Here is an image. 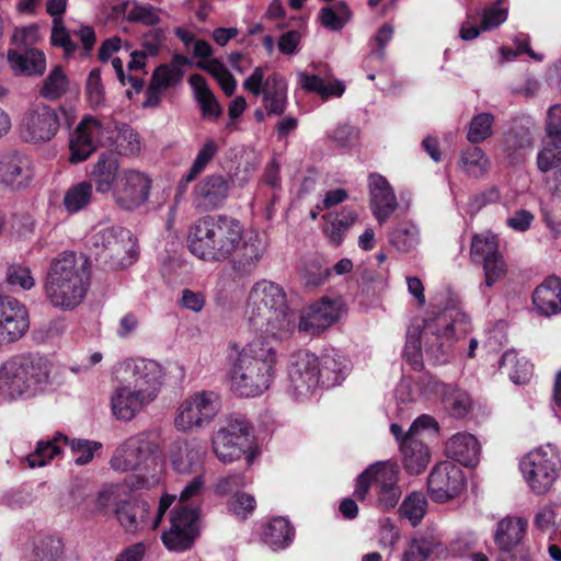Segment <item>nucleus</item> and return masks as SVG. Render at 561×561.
I'll return each mask as SVG.
<instances>
[{
	"label": "nucleus",
	"instance_id": "1",
	"mask_svg": "<svg viewBox=\"0 0 561 561\" xmlns=\"http://www.w3.org/2000/svg\"><path fill=\"white\" fill-rule=\"evenodd\" d=\"M230 388L242 397H256L271 385L276 351L261 339L244 346L232 344L228 353Z\"/></svg>",
	"mask_w": 561,
	"mask_h": 561
},
{
	"label": "nucleus",
	"instance_id": "2",
	"mask_svg": "<svg viewBox=\"0 0 561 561\" xmlns=\"http://www.w3.org/2000/svg\"><path fill=\"white\" fill-rule=\"evenodd\" d=\"M91 179L100 194L111 193L117 207L133 210L144 205L150 195V178L135 169H119L117 159L101 154L91 171Z\"/></svg>",
	"mask_w": 561,
	"mask_h": 561
},
{
	"label": "nucleus",
	"instance_id": "3",
	"mask_svg": "<svg viewBox=\"0 0 561 561\" xmlns=\"http://www.w3.org/2000/svg\"><path fill=\"white\" fill-rule=\"evenodd\" d=\"M243 239V227L234 218L206 216L190 229V251L205 261H225L239 248Z\"/></svg>",
	"mask_w": 561,
	"mask_h": 561
},
{
	"label": "nucleus",
	"instance_id": "4",
	"mask_svg": "<svg viewBox=\"0 0 561 561\" xmlns=\"http://www.w3.org/2000/svg\"><path fill=\"white\" fill-rule=\"evenodd\" d=\"M89 280L87 261L65 252L49 264L44 285L46 297L54 307L71 310L83 301Z\"/></svg>",
	"mask_w": 561,
	"mask_h": 561
},
{
	"label": "nucleus",
	"instance_id": "5",
	"mask_svg": "<svg viewBox=\"0 0 561 561\" xmlns=\"http://www.w3.org/2000/svg\"><path fill=\"white\" fill-rule=\"evenodd\" d=\"M50 382V364L38 354H19L0 366V396L25 399L43 392Z\"/></svg>",
	"mask_w": 561,
	"mask_h": 561
},
{
	"label": "nucleus",
	"instance_id": "6",
	"mask_svg": "<svg viewBox=\"0 0 561 561\" xmlns=\"http://www.w3.org/2000/svg\"><path fill=\"white\" fill-rule=\"evenodd\" d=\"M519 470L528 488L538 495L550 492L561 472V459L550 445L530 450L519 460Z\"/></svg>",
	"mask_w": 561,
	"mask_h": 561
},
{
	"label": "nucleus",
	"instance_id": "7",
	"mask_svg": "<svg viewBox=\"0 0 561 561\" xmlns=\"http://www.w3.org/2000/svg\"><path fill=\"white\" fill-rule=\"evenodd\" d=\"M250 436L251 427L244 420L230 417L214 434L213 451L221 462H233L245 453Z\"/></svg>",
	"mask_w": 561,
	"mask_h": 561
},
{
	"label": "nucleus",
	"instance_id": "8",
	"mask_svg": "<svg viewBox=\"0 0 561 561\" xmlns=\"http://www.w3.org/2000/svg\"><path fill=\"white\" fill-rule=\"evenodd\" d=\"M122 380L152 402L160 392L164 379L162 366L146 358L128 359L123 364Z\"/></svg>",
	"mask_w": 561,
	"mask_h": 561
},
{
	"label": "nucleus",
	"instance_id": "9",
	"mask_svg": "<svg viewBox=\"0 0 561 561\" xmlns=\"http://www.w3.org/2000/svg\"><path fill=\"white\" fill-rule=\"evenodd\" d=\"M243 88L254 96L263 93V103L268 115L284 113L287 103V82L279 73H272L264 81L263 69L256 67L243 82Z\"/></svg>",
	"mask_w": 561,
	"mask_h": 561
},
{
	"label": "nucleus",
	"instance_id": "10",
	"mask_svg": "<svg viewBox=\"0 0 561 561\" xmlns=\"http://www.w3.org/2000/svg\"><path fill=\"white\" fill-rule=\"evenodd\" d=\"M220 409L219 397L202 391L186 399L179 408L174 425L182 432L202 427L213 420Z\"/></svg>",
	"mask_w": 561,
	"mask_h": 561
},
{
	"label": "nucleus",
	"instance_id": "11",
	"mask_svg": "<svg viewBox=\"0 0 561 561\" xmlns=\"http://www.w3.org/2000/svg\"><path fill=\"white\" fill-rule=\"evenodd\" d=\"M345 313V305L341 297L323 296L299 316L298 330L317 335L337 322Z\"/></svg>",
	"mask_w": 561,
	"mask_h": 561
},
{
	"label": "nucleus",
	"instance_id": "12",
	"mask_svg": "<svg viewBox=\"0 0 561 561\" xmlns=\"http://www.w3.org/2000/svg\"><path fill=\"white\" fill-rule=\"evenodd\" d=\"M428 494L438 503L457 497L466 488V478L459 466L443 461L434 467L427 479Z\"/></svg>",
	"mask_w": 561,
	"mask_h": 561
},
{
	"label": "nucleus",
	"instance_id": "13",
	"mask_svg": "<svg viewBox=\"0 0 561 561\" xmlns=\"http://www.w3.org/2000/svg\"><path fill=\"white\" fill-rule=\"evenodd\" d=\"M198 511L181 507L171 513V526L162 534V541L169 551H184L190 549L199 534Z\"/></svg>",
	"mask_w": 561,
	"mask_h": 561
},
{
	"label": "nucleus",
	"instance_id": "14",
	"mask_svg": "<svg viewBox=\"0 0 561 561\" xmlns=\"http://www.w3.org/2000/svg\"><path fill=\"white\" fill-rule=\"evenodd\" d=\"M158 449L159 442L156 435L141 433L131 436L117 448L111 460L112 468L119 472L134 470Z\"/></svg>",
	"mask_w": 561,
	"mask_h": 561
},
{
	"label": "nucleus",
	"instance_id": "15",
	"mask_svg": "<svg viewBox=\"0 0 561 561\" xmlns=\"http://www.w3.org/2000/svg\"><path fill=\"white\" fill-rule=\"evenodd\" d=\"M59 121L57 113L44 103L31 105L20 124L21 136L31 142L50 140L57 133Z\"/></svg>",
	"mask_w": 561,
	"mask_h": 561
},
{
	"label": "nucleus",
	"instance_id": "16",
	"mask_svg": "<svg viewBox=\"0 0 561 561\" xmlns=\"http://www.w3.org/2000/svg\"><path fill=\"white\" fill-rule=\"evenodd\" d=\"M287 300L283 287L274 282L261 279L250 289L247 305L245 319L256 320L259 316L286 308Z\"/></svg>",
	"mask_w": 561,
	"mask_h": 561
},
{
	"label": "nucleus",
	"instance_id": "17",
	"mask_svg": "<svg viewBox=\"0 0 561 561\" xmlns=\"http://www.w3.org/2000/svg\"><path fill=\"white\" fill-rule=\"evenodd\" d=\"M290 388L297 397H307L320 383L318 358L308 352L293 355L288 370Z\"/></svg>",
	"mask_w": 561,
	"mask_h": 561
},
{
	"label": "nucleus",
	"instance_id": "18",
	"mask_svg": "<svg viewBox=\"0 0 561 561\" xmlns=\"http://www.w3.org/2000/svg\"><path fill=\"white\" fill-rule=\"evenodd\" d=\"M104 131L99 119L84 117L70 135L69 161L73 164L85 161L96 150Z\"/></svg>",
	"mask_w": 561,
	"mask_h": 561
},
{
	"label": "nucleus",
	"instance_id": "19",
	"mask_svg": "<svg viewBox=\"0 0 561 561\" xmlns=\"http://www.w3.org/2000/svg\"><path fill=\"white\" fill-rule=\"evenodd\" d=\"M369 205L377 221L382 225L400 209V203L389 181L381 174L368 178Z\"/></svg>",
	"mask_w": 561,
	"mask_h": 561
},
{
	"label": "nucleus",
	"instance_id": "20",
	"mask_svg": "<svg viewBox=\"0 0 561 561\" xmlns=\"http://www.w3.org/2000/svg\"><path fill=\"white\" fill-rule=\"evenodd\" d=\"M33 179L30 160L19 152L0 153V185L16 192L26 188Z\"/></svg>",
	"mask_w": 561,
	"mask_h": 561
},
{
	"label": "nucleus",
	"instance_id": "21",
	"mask_svg": "<svg viewBox=\"0 0 561 561\" xmlns=\"http://www.w3.org/2000/svg\"><path fill=\"white\" fill-rule=\"evenodd\" d=\"M28 329V314L18 300L0 298V345L22 337Z\"/></svg>",
	"mask_w": 561,
	"mask_h": 561
},
{
	"label": "nucleus",
	"instance_id": "22",
	"mask_svg": "<svg viewBox=\"0 0 561 561\" xmlns=\"http://www.w3.org/2000/svg\"><path fill=\"white\" fill-rule=\"evenodd\" d=\"M248 324L263 337L275 341L288 339L295 331V319L288 306L284 309L259 316L256 320H247Z\"/></svg>",
	"mask_w": 561,
	"mask_h": 561
},
{
	"label": "nucleus",
	"instance_id": "23",
	"mask_svg": "<svg viewBox=\"0 0 561 561\" xmlns=\"http://www.w3.org/2000/svg\"><path fill=\"white\" fill-rule=\"evenodd\" d=\"M151 403L137 390L122 380L111 397L112 414L122 421H130L147 404Z\"/></svg>",
	"mask_w": 561,
	"mask_h": 561
},
{
	"label": "nucleus",
	"instance_id": "24",
	"mask_svg": "<svg viewBox=\"0 0 561 561\" xmlns=\"http://www.w3.org/2000/svg\"><path fill=\"white\" fill-rule=\"evenodd\" d=\"M228 190L229 182L222 175H208L195 186L194 203L198 208L214 209L225 201Z\"/></svg>",
	"mask_w": 561,
	"mask_h": 561
},
{
	"label": "nucleus",
	"instance_id": "25",
	"mask_svg": "<svg viewBox=\"0 0 561 561\" xmlns=\"http://www.w3.org/2000/svg\"><path fill=\"white\" fill-rule=\"evenodd\" d=\"M173 468L180 473L204 472V453L196 442H178L171 451Z\"/></svg>",
	"mask_w": 561,
	"mask_h": 561
},
{
	"label": "nucleus",
	"instance_id": "26",
	"mask_svg": "<svg viewBox=\"0 0 561 561\" xmlns=\"http://www.w3.org/2000/svg\"><path fill=\"white\" fill-rule=\"evenodd\" d=\"M183 71L170 68L168 65H161L152 73L149 85L146 90V99L142 106L157 107L160 104L163 92L178 85L183 79Z\"/></svg>",
	"mask_w": 561,
	"mask_h": 561
},
{
	"label": "nucleus",
	"instance_id": "27",
	"mask_svg": "<svg viewBox=\"0 0 561 561\" xmlns=\"http://www.w3.org/2000/svg\"><path fill=\"white\" fill-rule=\"evenodd\" d=\"M528 523L520 516H506L502 518L494 531V543L504 552H511L525 538Z\"/></svg>",
	"mask_w": 561,
	"mask_h": 561
},
{
	"label": "nucleus",
	"instance_id": "28",
	"mask_svg": "<svg viewBox=\"0 0 561 561\" xmlns=\"http://www.w3.org/2000/svg\"><path fill=\"white\" fill-rule=\"evenodd\" d=\"M533 301L542 314H556L561 310V279L546 278L534 291Z\"/></svg>",
	"mask_w": 561,
	"mask_h": 561
},
{
	"label": "nucleus",
	"instance_id": "29",
	"mask_svg": "<svg viewBox=\"0 0 561 561\" xmlns=\"http://www.w3.org/2000/svg\"><path fill=\"white\" fill-rule=\"evenodd\" d=\"M447 455L465 466H474L480 455L477 438L468 433H457L447 443Z\"/></svg>",
	"mask_w": 561,
	"mask_h": 561
},
{
	"label": "nucleus",
	"instance_id": "30",
	"mask_svg": "<svg viewBox=\"0 0 561 561\" xmlns=\"http://www.w3.org/2000/svg\"><path fill=\"white\" fill-rule=\"evenodd\" d=\"M403 462L405 469L413 474H419L427 467L430 462V451L427 447L415 437L405 435L401 442Z\"/></svg>",
	"mask_w": 561,
	"mask_h": 561
},
{
	"label": "nucleus",
	"instance_id": "31",
	"mask_svg": "<svg viewBox=\"0 0 561 561\" xmlns=\"http://www.w3.org/2000/svg\"><path fill=\"white\" fill-rule=\"evenodd\" d=\"M8 61L15 73L27 76H42L47 66L44 53L37 49H32L26 55L10 50Z\"/></svg>",
	"mask_w": 561,
	"mask_h": 561
},
{
	"label": "nucleus",
	"instance_id": "32",
	"mask_svg": "<svg viewBox=\"0 0 561 561\" xmlns=\"http://www.w3.org/2000/svg\"><path fill=\"white\" fill-rule=\"evenodd\" d=\"M188 83L193 89L195 100L201 106L203 117L217 119L221 115L222 110L204 77L192 75L188 78Z\"/></svg>",
	"mask_w": 561,
	"mask_h": 561
},
{
	"label": "nucleus",
	"instance_id": "33",
	"mask_svg": "<svg viewBox=\"0 0 561 561\" xmlns=\"http://www.w3.org/2000/svg\"><path fill=\"white\" fill-rule=\"evenodd\" d=\"M219 151V146L216 140L206 139L198 149L196 157L190 170L182 176L179 182V190L181 193L185 192L188 184L192 183L210 163Z\"/></svg>",
	"mask_w": 561,
	"mask_h": 561
},
{
	"label": "nucleus",
	"instance_id": "34",
	"mask_svg": "<svg viewBox=\"0 0 561 561\" xmlns=\"http://www.w3.org/2000/svg\"><path fill=\"white\" fill-rule=\"evenodd\" d=\"M458 167L468 176L480 179L489 172L491 162L480 147H471L460 153Z\"/></svg>",
	"mask_w": 561,
	"mask_h": 561
},
{
	"label": "nucleus",
	"instance_id": "35",
	"mask_svg": "<svg viewBox=\"0 0 561 561\" xmlns=\"http://www.w3.org/2000/svg\"><path fill=\"white\" fill-rule=\"evenodd\" d=\"M94 196L93 185L90 182L82 181L71 185L64 194L62 206L70 214H77L85 209Z\"/></svg>",
	"mask_w": 561,
	"mask_h": 561
},
{
	"label": "nucleus",
	"instance_id": "36",
	"mask_svg": "<svg viewBox=\"0 0 561 561\" xmlns=\"http://www.w3.org/2000/svg\"><path fill=\"white\" fill-rule=\"evenodd\" d=\"M114 512L125 530L136 533L146 523L149 507L146 503H122Z\"/></svg>",
	"mask_w": 561,
	"mask_h": 561
},
{
	"label": "nucleus",
	"instance_id": "37",
	"mask_svg": "<svg viewBox=\"0 0 561 561\" xmlns=\"http://www.w3.org/2000/svg\"><path fill=\"white\" fill-rule=\"evenodd\" d=\"M64 445H68V438L61 433H56L49 440L38 442L35 451L27 456L28 466L31 468L46 466L61 453Z\"/></svg>",
	"mask_w": 561,
	"mask_h": 561
},
{
	"label": "nucleus",
	"instance_id": "38",
	"mask_svg": "<svg viewBox=\"0 0 561 561\" xmlns=\"http://www.w3.org/2000/svg\"><path fill=\"white\" fill-rule=\"evenodd\" d=\"M137 257V244L133 234L123 229L108 259L116 268L131 265Z\"/></svg>",
	"mask_w": 561,
	"mask_h": 561
},
{
	"label": "nucleus",
	"instance_id": "39",
	"mask_svg": "<svg viewBox=\"0 0 561 561\" xmlns=\"http://www.w3.org/2000/svg\"><path fill=\"white\" fill-rule=\"evenodd\" d=\"M501 369L514 383L527 382L533 374L530 363L514 351H508L503 355Z\"/></svg>",
	"mask_w": 561,
	"mask_h": 561
},
{
	"label": "nucleus",
	"instance_id": "40",
	"mask_svg": "<svg viewBox=\"0 0 561 561\" xmlns=\"http://www.w3.org/2000/svg\"><path fill=\"white\" fill-rule=\"evenodd\" d=\"M500 254L499 240L494 233L484 231L472 236L470 257L473 262H483Z\"/></svg>",
	"mask_w": 561,
	"mask_h": 561
},
{
	"label": "nucleus",
	"instance_id": "41",
	"mask_svg": "<svg viewBox=\"0 0 561 561\" xmlns=\"http://www.w3.org/2000/svg\"><path fill=\"white\" fill-rule=\"evenodd\" d=\"M294 536L290 523L284 517L270 520L264 531L265 542L273 549H283L288 546Z\"/></svg>",
	"mask_w": 561,
	"mask_h": 561
},
{
	"label": "nucleus",
	"instance_id": "42",
	"mask_svg": "<svg viewBox=\"0 0 561 561\" xmlns=\"http://www.w3.org/2000/svg\"><path fill=\"white\" fill-rule=\"evenodd\" d=\"M357 216L354 211L345 210L331 217L330 221L323 228L329 242L335 247L343 242L346 231L354 225Z\"/></svg>",
	"mask_w": 561,
	"mask_h": 561
},
{
	"label": "nucleus",
	"instance_id": "43",
	"mask_svg": "<svg viewBox=\"0 0 561 561\" xmlns=\"http://www.w3.org/2000/svg\"><path fill=\"white\" fill-rule=\"evenodd\" d=\"M399 512L412 526L421 523L427 512V500L422 492H411L400 505Z\"/></svg>",
	"mask_w": 561,
	"mask_h": 561
},
{
	"label": "nucleus",
	"instance_id": "44",
	"mask_svg": "<svg viewBox=\"0 0 561 561\" xmlns=\"http://www.w3.org/2000/svg\"><path fill=\"white\" fill-rule=\"evenodd\" d=\"M421 241L420 229L412 222H405L398 226L391 232V244L401 252L414 250Z\"/></svg>",
	"mask_w": 561,
	"mask_h": 561
},
{
	"label": "nucleus",
	"instance_id": "45",
	"mask_svg": "<svg viewBox=\"0 0 561 561\" xmlns=\"http://www.w3.org/2000/svg\"><path fill=\"white\" fill-rule=\"evenodd\" d=\"M352 12L344 1L337 2L334 7L321 9L319 20L321 24L331 31H340L351 20Z\"/></svg>",
	"mask_w": 561,
	"mask_h": 561
},
{
	"label": "nucleus",
	"instance_id": "46",
	"mask_svg": "<svg viewBox=\"0 0 561 561\" xmlns=\"http://www.w3.org/2000/svg\"><path fill=\"white\" fill-rule=\"evenodd\" d=\"M197 67L210 73L228 96L234 93L237 81L220 60L208 59L199 61L197 62Z\"/></svg>",
	"mask_w": 561,
	"mask_h": 561
},
{
	"label": "nucleus",
	"instance_id": "47",
	"mask_svg": "<svg viewBox=\"0 0 561 561\" xmlns=\"http://www.w3.org/2000/svg\"><path fill=\"white\" fill-rule=\"evenodd\" d=\"M68 88V79L61 67H55L42 83L39 94L46 100H58Z\"/></svg>",
	"mask_w": 561,
	"mask_h": 561
},
{
	"label": "nucleus",
	"instance_id": "48",
	"mask_svg": "<svg viewBox=\"0 0 561 561\" xmlns=\"http://www.w3.org/2000/svg\"><path fill=\"white\" fill-rule=\"evenodd\" d=\"M494 116L491 113H479L469 123L467 139L471 144H479L493 134Z\"/></svg>",
	"mask_w": 561,
	"mask_h": 561
},
{
	"label": "nucleus",
	"instance_id": "49",
	"mask_svg": "<svg viewBox=\"0 0 561 561\" xmlns=\"http://www.w3.org/2000/svg\"><path fill=\"white\" fill-rule=\"evenodd\" d=\"M114 146L119 154L134 156L141 149L138 134L127 125L117 127Z\"/></svg>",
	"mask_w": 561,
	"mask_h": 561
},
{
	"label": "nucleus",
	"instance_id": "50",
	"mask_svg": "<svg viewBox=\"0 0 561 561\" xmlns=\"http://www.w3.org/2000/svg\"><path fill=\"white\" fill-rule=\"evenodd\" d=\"M440 547L436 539L425 537L413 539L403 553L402 561H426L427 558Z\"/></svg>",
	"mask_w": 561,
	"mask_h": 561
},
{
	"label": "nucleus",
	"instance_id": "51",
	"mask_svg": "<svg viewBox=\"0 0 561 561\" xmlns=\"http://www.w3.org/2000/svg\"><path fill=\"white\" fill-rule=\"evenodd\" d=\"M368 472L377 491L398 482L399 470L397 466L390 462H376L368 467Z\"/></svg>",
	"mask_w": 561,
	"mask_h": 561
},
{
	"label": "nucleus",
	"instance_id": "52",
	"mask_svg": "<svg viewBox=\"0 0 561 561\" xmlns=\"http://www.w3.org/2000/svg\"><path fill=\"white\" fill-rule=\"evenodd\" d=\"M50 42L54 46L61 47L64 49V55L66 58L71 57L78 48L77 44L71 39V36L65 26L62 18L53 20Z\"/></svg>",
	"mask_w": 561,
	"mask_h": 561
},
{
	"label": "nucleus",
	"instance_id": "53",
	"mask_svg": "<svg viewBox=\"0 0 561 561\" xmlns=\"http://www.w3.org/2000/svg\"><path fill=\"white\" fill-rule=\"evenodd\" d=\"M7 283L23 290H30L35 286V278L28 266L15 263L7 270Z\"/></svg>",
	"mask_w": 561,
	"mask_h": 561
},
{
	"label": "nucleus",
	"instance_id": "54",
	"mask_svg": "<svg viewBox=\"0 0 561 561\" xmlns=\"http://www.w3.org/2000/svg\"><path fill=\"white\" fill-rule=\"evenodd\" d=\"M127 20L145 25H156L160 22V15L159 11L150 4L133 2L127 10Z\"/></svg>",
	"mask_w": 561,
	"mask_h": 561
},
{
	"label": "nucleus",
	"instance_id": "55",
	"mask_svg": "<svg viewBox=\"0 0 561 561\" xmlns=\"http://www.w3.org/2000/svg\"><path fill=\"white\" fill-rule=\"evenodd\" d=\"M537 164L540 171L548 172L561 164V140H551L538 153Z\"/></svg>",
	"mask_w": 561,
	"mask_h": 561
},
{
	"label": "nucleus",
	"instance_id": "56",
	"mask_svg": "<svg viewBox=\"0 0 561 561\" xmlns=\"http://www.w3.org/2000/svg\"><path fill=\"white\" fill-rule=\"evenodd\" d=\"M34 554L39 561H55L62 554V542L55 538H43L34 543Z\"/></svg>",
	"mask_w": 561,
	"mask_h": 561
},
{
	"label": "nucleus",
	"instance_id": "57",
	"mask_svg": "<svg viewBox=\"0 0 561 561\" xmlns=\"http://www.w3.org/2000/svg\"><path fill=\"white\" fill-rule=\"evenodd\" d=\"M228 507L231 514L241 519H244L254 512L256 507V501L252 494L245 492H237L231 497Z\"/></svg>",
	"mask_w": 561,
	"mask_h": 561
},
{
	"label": "nucleus",
	"instance_id": "58",
	"mask_svg": "<svg viewBox=\"0 0 561 561\" xmlns=\"http://www.w3.org/2000/svg\"><path fill=\"white\" fill-rule=\"evenodd\" d=\"M545 130L550 140H561V103L548 106L545 118Z\"/></svg>",
	"mask_w": 561,
	"mask_h": 561
},
{
	"label": "nucleus",
	"instance_id": "59",
	"mask_svg": "<svg viewBox=\"0 0 561 561\" xmlns=\"http://www.w3.org/2000/svg\"><path fill=\"white\" fill-rule=\"evenodd\" d=\"M483 271H484V285L486 287H492L495 283H497L506 272V265L503 260L502 254L483 261Z\"/></svg>",
	"mask_w": 561,
	"mask_h": 561
},
{
	"label": "nucleus",
	"instance_id": "60",
	"mask_svg": "<svg viewBox=\"0 0 561 561\" xmlns=\"http://www.w3.org/2000/svg\"><path fill=\"white\" fill-rule=\"evenodd\" d=\"M535 527L545 534H552L557 526V515L553 505L542 506L535 515Z\"/></svg>",
	"mask_w": 561,
	"mask_h": 561
},
{
	"label": "nucleus",
	"instance_id": "61",
	"mask_svg": "<svg viewBox=\"0 0 561 561\" xmlns=\"http://www.w3.org/2000/svg\"><path fill=\"white\" fill-rule=\"evenodd\" d=\"M123 229L105 228L93 236V244L110 256Z\"/></svg>",
	"mask_w": 561,
	"mask_h": 561
},
{
	"label": "nucleus",
	"instance_id": "62",
	"mask_svg": "<svg viewBox=\"0 0 561 561\" xmlns=\"http://www.w3.org/2000/svg\"><path fill=\"white\" fill-rule=\"evenodd\" d=\"M446 408L450 411L454 416H463L471 407V400L465 392H453L444 399Z\"/></svg>",
	"mask_w": 561,
	"mask_h": 561
},
{
	"label": "nucleus",
	"instance_id": "63",
	"mask_svg": "<svg viewBox=\"0 0 561 561\" xmlns=\"http://www.w3.org/2000/svg\"><path fill=\"white\" fill-rule=\"evenodd\" d=\"M329 268L322 267L318 262L311 261L305 265L302 277L306 286L317 287L329 277Z\"/></svg>",
	"mask_w": 561,
	"mask_h": 561
},
{
	"label": "nucleus",
	"instance_id": "64",
	"mask_svg": "<svg viewBox=\"0 0 561 561\" xmlns=\"http://www.w3.org/2000/svg\"><path fill=\"white\" fill-rule=\"evenodd\" d=\"M508 12L506 9L492 5L483 10L481 14V30L488 31L495 28L507 20Z\"/></svg>",
	"mask_w": 561,
	"mask_h": 561
}]
</instances>
